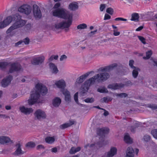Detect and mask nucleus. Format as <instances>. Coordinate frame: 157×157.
I'll return each instance as SVG.
<instances>
[{
  "mask_svg": "<svg viewBox=\"0 0 157 157\" xmlns=\"http://www.w3.org/2000/svg\"><path fill=\"white\" fill-rule=\"evenodd\" d=\"M117 66V64L114 63L100 68V70L101 73L97 74L86 80L81 86L80 89L81 95H83V94L87 92L90 86L94 84L96 81L99 82L105 81L109 78V74L105 72L109 71Z\"/></svg>",
  "mask_w": 157,
  "mask_h": 157,
  "instance_id": "1",
  "label": "nucleus"
},
{
  "mask_svg": "<svg viewBox=\"0 0 157 157\" xmlns=\"http://www.w3.org/2000/svg\"><path fill=\"white\" fill-rule=\"evenodd\" d=\"M52 15L56 17L65 19V21H63L60 23L55 24L52 27V29L56 31L59 29L68 28L69 26V15L68 12L65 9L63 8L53 10L52 11Z\"/></svg>",
  "mask_w": 157,
  "mask_h": 157,
  "instance_id": "2",
  "label": "nucleus"
},
{
  "mask_svg": "<svg viewBox=\"0 0 157 157\" xmlns=\"http://www.w3.org/2000/svg\"><path fill=\"white\" fill-rule=\"evenodd\" d=\"M48 92L47 87L42 84L38 83L35 86V90L32 92L30 97L28 100V104L32 105L35 103L39 102L40 94L43 95H45Z\"/></svg>",
  "mask_w": 157,
  "mask_h": 157,
  "instance_id": "3",
  "label": "nucleus"
},
{
  "mask_svg": "<svg viewBox=\"0 0 157 157\" xmlns=\"http://www.w3.org/2000/svg\"><path fill=\"white\" fill-rule=\"evenodd\" d=\"M14 17L16 21L7 29L6 32L7 34L10 33L14 29L22 27L26 23L25 21L23 20L21 18V16L18 14L14 15Z\"/></svg>",
  "mask_w": 157,
  "mask_h": 157,
  "instance_id": "4",
  "label": "nucleus"
},
{
  "mask_svg": "<svg viewBox=\"0 0 157 157\" xmlns=\"http://www.w3.org/2000/svg\"><path fill=\"white\" fill-rule=\"evenodd\" d=\"M55 84L58 88L62 89V92L65 96V100L66 101H69V92L67 89H64L66 86L65 81L61 79L56 81Z\"/></svg>",
  "mask_w": 157,
  "mask_h": 157,
  "instance_id": "5",
  "label": "nucleus"
},
{
  "mask_svg": "<svg viewBox=\"0 0 157 157\" xmlns=\"http://www.w3.org/2000/svg\"><path fill=\"white\" fill-rule=\"evenodd\" d=\"M32 7L28 4L23 5L18 9V10L19 12L27 15L30 14L32 13Z\"/></svg>",
  "mask_w": 157,
  "mask_h": 157,
  "instance_id": "6",
  "label": "nucleus"
},
{
  "mask_svg": "<svg viewBox=\"0 0 157 157\" xmlns=\"http://www.w3.org/2000/svg\"><path fill=\"white\" fill-rule=\"evenodd\" d=\"M14 15L12 16H10L7 17L2 22L0 25V28L2 29L9 25L13 20H14Z\"/></svg>",
  "mask_w": 157,
  "mask_h": 157,
  "instance_id": "7",
  "label": "nucleus"
},
{
  "mask_svg": "<svg viewBox=\"0 0 157 157\" xmlns=\"http://www.w3.org/2000/svg\"><path fill=\"white\" fill-rule=\"evenodd\" d=\"M34 115L35 118L39 120L44 119L46 117V115L45 112L40 109L36 110L35 112Z\"/></svg>",
  "mask_w": 157,
  "mask_h": 157,
  "instance_id": "8",
  "label": "nucleus"
},
{
  "mask_svg": "<svg viewBox=\"0 0 157 157\" xmlns=\"http://www.w3.org/2000/svg\"><path fill=\"white\" fill-rule=\"evenodd\" d=\"M33 12L34 17L36 18H40L42 16L41 11L39 6L36 4L33 6Z\"/></svg>",
  "mask_w": 157,
  "mask_h": 157,
  "instance_id": "9",
  "label": "nucleus"
},
{
  "mask_svg": "<svg viewBox=\"0 0 157 157\" xmlns=\"http://www.w3.org/2000/svg\"><path fill=\"white\" fill-rule=\"evenodd\" d=\"M91 72H88L85 74L82 75L80 76L79 78H77L76 79L75 85V86L78 87V86L80 84L83 82L84 80L86 79L91 73Z\"/></svg>",
  "mask_w": 157,
  "mask_h": 157,
  "instance_id": "10",
  "label": "nucleus"
},
{
  "mask_svg": "<svg viewBox=\"0 0 157 157\" xmlns=\"http://www.w3.org/2000/svg\"><path fill=\"white\" fill-rule=\"evenodd\" d=\"M105 145V143L104 141H101L96 144H92L90 145L89 144L86 145L85 146V148H91L93 147L97 149H98L100 147H103Z\"/></svg>",
  "mask_w": 157,
  "mask_h": 157,
  "instance_id": "11",
  "label": "nucleus"
},
{
  "mask_svg": "<svg viewBox=\"0 0 157 157\" xmlns=\"http://www.w3.org/2000/svg\"><path fill=\"white\" fill-rule=\"evenodd\" d=\"M44 60V57L43 56L34 57L32 60L31 63L34 65H39L42 63Z\"/></svg>",
  "mask_w": 157,
  "mask_h": 157,
  "instance_id": "12",
  "label": "nucleus"
},
{
  "mask_svg": "<svg viewBox=\"0 0 157 157\" xmlns=\"http://www.w3.org/2000/svg\"><path fill=\"white\" fill-rule=\"evenodd\" d=\"M10 68L9 71L10 73H12L15 71H19L21 69V66L18 63H12L10 64Z\"/></svg>",
  "mask_w": 157,
  "mask_h": 157,
  "instance_id": "13",
  "label": "nucleus"
},
{
  "mask_svg": "<svg viewBox=\"0 0 157 157\" xmlns=\"http://www.w3.org/2000/svg\"><path fill=\"white\" fill-rule=\"evenodd\" d=\"M19 109L21 113L25 115L29 114L33 111V109L32 108H26L24 106L20 107Z\"/></svg>",
  "mask_w": 157,
  "mask_h": 157,
  "instance_id": "14",
  "label": "nucleus"
},
{
  "mask_svg": "<svg viewBox=\"0 0 157 157\" xmlns=\"http://www.w3.org/2000/svg\"><path fill=\"white\" fill-rule=\"evenodd\" d=\"M22 144L20 142L17 143L16 145V150L14 152V154L18 155L23 154L24 152L21 149Z\"/></svg>",
  "mask_w": 157,
  "mask_h": 157,
  "instance_id": "15",
  "label": "nucleus"
},
{
  "mask_svg": "<svg viewBox=\"0 0 157 157\" xmlns=\"http://www.w3.org/2000/svg\"><path fill=\"white\" fill-rule=\"evenodd\" d=\"M12 79V77L10 75H9L3 79L2 82V86L4 87H5L7 86L10 83Z\"/></svg>",
  "mask_w": 157,
  "mask_h": 157,
  "instance_id": "16",
  "label": "nucleus"
},
{
  "mask_svg": "<svg viewBox=\"0 0 157 157\" xmlns=\"http://www.w3.org/2000/svg\"><path fill=\"white\" fill-rule=\"evenodd\" d=\"M117 149L114 147H112L110 151L107 153L106 157H113L117 153Z\"/></svg>",
  "mask_w": 157,
  "mask_h": 157,
  "instance_id": "17",
  "label": "nucleus"
},
{
  "mask_svg": "<svg viewBox=\"0 0 157 157\" xmlns=\"http://www.w3.org/2000/svg\"><path fill=\"white\" fill-rule=\"evenodd\" d=\"M13 143V141L8 137L2 136L0 137V143L2 144L12 143Z\"/></svg>",
  "mask_w": 157,
  "mask_h": 157,
  "instance_id": "18",
  "label": "nucleus"
},
{
  "mask_svg": "<svg viewBox=\"0 0 157 157\" xmlns=\"http://www.w3.org/2000/svg\"><path fill=\"white\" fill-rule=\"evenodd\" d=\"M123 85L122 84H118L117 83H113L110 84L108 86V88L112 90H115L119 89L123 87Z\"/></svg>",
  "mask_w": 157,
  "mask_h": 157,
  "instance_id": "19",
  "label": "nucleus"
},
{
  "mask_svg": "<svg viewBox=\"0 0 157 157\" xmlns=\"http://www.w3.org/2000/svg\"><path fill=\"white\" fill-rule=\"evenodd\" d=\"M134 151L132 147H128L126 151V155L125 157H133Z\"/></svg>",
  "mask_w": 157,
  "mask_h": 157,
  "instance_id": "20",
  "label": "nucleus"
},
{
  "mask_svg": "<svg viewBox=\"0 0 157 157\" xmlns=\"http://www.w3.org/2000/svg\"><path fill=\"white\" fill-rule=\"evenodd\" d=\"M61 103V100L60 98L56 97L54 98L52 101V104L55 107H58Z\"/></svg>",
  "mask_w": 157,
  "mask_h": 157,
  "instance_id": "21",
  "label": "nucleus"
},
{
  "mask_svg": "<svg viewBox=\"0 0 157 157\" xmlns=\"http://www.w3.org/2000/svg\"><path fill=\"white\" fill-rule=\"evenodd\" d=\"M78 7V3L73 2L69 4V10L75 11L77 10Z\"/></svg>",
  "mask_w": 157,
  "mask_h": 157,
  "instance_id": "22",
  "label": "nucleus"
},
{
  "mask_svg": "<svg viewBox=\"0 0 157 157\" xmlns=\"http://www.w3.org/2000/svg\"><path fill=\"white\" fill-rule=\"evenodd\" d=\"M49 67L52 73L56 74L58 71L57 66L53 63H51L49 64Z\"/></svg>",
  "mask_w": 157,
  "mask_h": 157,
  "instance_id": "23",
  "label": "nucleus"
},
{
  "mask_svg": "<svg viewBox=\"0 0 157 157\" xmlns=\"http://www.w3.org/2000/svg\"><path fill=\"white\" fill-rule=\"evenodd\" d=\"M124 141L128 144H132L133 142L132 139L130 137L129 135L128 134H125L124 136Z\"/></svg>",
  "mask_w": 157,
  "mask_h": 157,
  "instance_id": "24",
  "label": "nucleus"
},
{
  "mask_svg": "<svg viewBox=\"0 0 157 157\" xmlns=\"http://www.w3.org/2000/svg\"><path fill=\"white\" fill-rule=\"evenodd\" d=\"M81 149V148L79 147H73L71 148L69 152L71 154H75L79 151Z\"/></svg>",
  "mask_w": 157,
  "mask_h": 157,
  "instance_id": "25",
  "label": "nucleus"
},
{
  "mask_svg": "<svg viewBox=\"0 0 157 157\" xmlns=\"http://www.w3.org/2000/svg\"><path fill=\"white\" fill-rule=\"evenodd\" d=\"M98 134L102 135L107 133L109 132V129L107 128H102L98 130Z\"/></svg>",
  "mask_w": 157,
  "mask_h": 157,
  "instance_id": "26",
  "label": "nucleus"
},
{
  "mask_svg": "<svg viewBox=\"0 0 157 157\" xmlns=\"http://www.w3.org/2000/svg\"><path fill=\"white\" fill-rule=\"evenodd\" d=\"M45 142L49 144H52L55 141V138L53 137H47L45 139Z\"/></svg>",
  "mask_w": 157,
  "mask_h": 157,
  "instance_id": "27",
  "label": "nucleus"
},
{
  "mask_svg": "<svg viewBox=\"0 0 157 157\" xmlns=\"http://www.w3.org/2000/svg\"><path fill=\"white\" fill-rule=\"evenodd\" d=\"M132 17L131 19V21H137L138 20L139 16L138 13H134L132 14Z\"/></svg>",
  "mask_w": 157,
  "mask_h": 157,
  "instance_id": "28",
  "label": "nucleus"
},
{
  "mask_svg": "<svg viewBox=\"0 0 157 157\" xmlns=\"http://www.w3.org/2000/svg\"><path fill=\"white\" fill-rule=\"evenodd\" d=\"M133 70L132 71V75L134 78H136L138 74V71H140V69L137 67H135L132 68Z\"/></svg>",
  "mask_w": 157,
  "mask_h": 157,
  "instance_id": "29",
  "label": "nucleus"
},
{
  "mask_svg": "<svg viewBox=\"0 0 157 157\" xmlns=\"http://www.w3.org/2000/svg\"><path fill=\"white\" fill-rule=\"evenodd\" d=\"M112 98L109 97H107L102 98L100 100L101 102L108 103L109 101H111Z\"/></svg>",
  "mask_w": 157,
  "mask_h": 157,
  "instance_id": "30",
  "label": "nucleus"
},
{
  "mask_svg": "<svg viewBox=\"0 0 157 157\" xmlns=\"http://www.w3.org/2000/svg\"><path fill=\"white\" fill-rule=\"evenodd\" d=\"M97 91L101 93H108V92L107 90L104 87H100L97 89Z\"/></svg>",
  "mask_w": 157,
  "mask_h": 157,
  "instance_id": "31",
  "label": "nucleus"
},
{
  "mask_svg": "<svg viewBox=\"0 0 157 157\" xmlns=\"http://www.w3.org/2000/svg\"><path fill=\"white\" fill-rule=\"evenodd\" d=\"M152 54V51L151 50H149L146 52V56L143 57L144 59H149Z\"/></svg>",
  "mask_w": 157,
  "mask_h": 157,
  "instance_id": "32",
  "label": "nucleus"
},
{
  "mask_svg": "<svg viewBox=\"0 0 157 157\" xmlns=\"http://www.w3.org/2000/svg\"><path fill=\"white\" fill-rule=\"evenodd\" d=\"M87 25L85 23H82L78 25L77 26V29H83L87 28Z\"/></svg>",
  "mask_w": 157,
  "mask_h": 157,
  "instance_id": "33",
  "label": "nucleus"
},
{
  "mask_svg": "<svg viewBox=\"0 0 157 157\" xmlns=\"http://www.w3.org/2000/svg\"><path fill=\"white\" fill-rule=\"evenodd\" d=\"M9 63L7 62H0V69H2L5 68Z\"/></svg>",
  "mask_w": 157,
  "mask_h": 157,
  "instance_id": "34",
  "label": "nucleus"
},
{
  "mask_svg": "<svg viewBox=\"0 0 157 157\" xmlns=\"http://www.w3.org/2000/svg\"><path fill=\"white\" fill-rule=\"evenodd\" d=\"M35 146V143L33 142H28L26 144V147L30 148L34 147Z\"/></svg>",
  "mask_w": 157,
  "mask_h": 157,
  "instance_id": "35",
  "label": "nucleus"
},
{
  "mask_svg": "<svg viewBox=\"0 0 157 157\" xmlns=\"http://www.w3.org/2000/svg\"><path fill=\"white\" fill-rule=\"evenodd\" d=\"M149 63L151 65L157 67V60L155 59L150 60Z\"/></svg>",
  "mask_w": 157,
  "mask_h": 157,
  "instance_id": "36",
  "label": "nucleus"
},
{
  "mask_svg": "<svg viewBox=\"0 0 157 157\" xmlns=\"http://www.w3.org/2000/svg\"><path fill=\"white\" fill-rule=\"evenodd\" d=\"M137 37L142 43L144 44H146V40L145 38L143 36H138Z\"/></svg>",
  "mask_w": 157,
  "mask_h": 157,
  "instance_id": "37",
  "label": "nucleus"
},
{
  "mask_svg": "<svg viewBox=\"0 0 157 157\" xmlns=\"http://www.w3.org/2000/svg\"><path fill=\"white\" fill-rule=\"evenodd\" d=\"M151 133L153 136L157 139V129H154L152 130L151 132Z\"/></svg>",
  "mask_w": 157,
  "mask_h": 157,
  "instance_id": "38",
  "label": "nucleus"
},
{
  "mask_svg": "<svg viewBox=\"0 0 157 157\" xmlns=\"http://www.w3.org/2000/svg\"><path fill=\"white\" fill-rule=\"evenodd\" d=\"M84 101L86 103H92L94 101V99L93 98H88L85 99Z\"/></svg>",
  "mask_w": 157,
  "mask_h": 157,
  "instance_id": "39",
  "label": "nucleus"
},
{
  "mask_svg": "<svg viewBox=\"0 0 157 157\" xmlns=\"http://www.w3.org/2000/svg\"><path fill=\"white\" fill-rule=\"evenodd\" d=\"M106 12L112 15L113 13V10L111 8H108L106 9Z\"/></svg>",
  "mask_w": 157,
  "mask_h": 157,
  "instance_id": "40",
  "label": "nucleus"
},
{
  "mask_svg": "<svg viewBox=\"0 0 157 157\" xmlns=\"http://www.w3.org/2000/svg\"><path fill=\"white\" fill-rule=\"evenodd\" d=\"M58 58V55H52L51 56L49 59V61H52L53 59L57 60Z\"/></svg>",
  "mask_w": 157,
  "mask_h": 157,
  "instance_id": "41",
  "label": "nucleus"
},
{
  "mask_svg": "<svg viewBox=\"0 0 157 157\" xmlns=\"http://www.w3.org/2000/svg\"><path fill=\"white\" fill-rule=\"evenodd\" d=\"M69 126V124L68 123H65L60 126V128L61 129H64Z\"/></svg>",
  "mask_w": 157,
  "mask_h": 157,
  "instance_id": "42",
  "label": "nucleus"
},
{
  "mask_svg": "<svg viewBox=\"0 0 157 157\" xmlns=\"http://www.w3.org/2000/svg\"><path fill=\"white\" fill-rule=\"evenodd\" d=\"M150 137L149 136L146 135L144 136V140L145 142H148L150 140Z\"/></svg>",
  "mask_w": 157,
  "mask_h": 157,
  "instance_id": "43",
  "label": "nucleus"
},
{
  "mask_svg": "<svg viewBox=\"0 0 157 157\" xmlns=\"http://www.w3.org/2000/svg\"><path fill=\"white\" fill-rule=\"evenodd\" d=\"M134 63V61L132 60H131L129 61V66L132 68H134L136 67L134 66L133 65Z\"/></svg>",
  "mask_w": 157,
  "mask_h": 157,
  "instance_id": "44",
  "label": "nucleus"
},
{
  "mask_svg": "<svg viewBox=\"0 0 157 157\" xmlns=\"http://www.w3.org/2000/svg\"><path fill=\"white\" fill-rule=\"evenodd\" d=\"M113 34L115 36H119L120 34V32L117 31V29H114L113 31Z\"/></svg>",
  "mask_w": 157,
  "mask_h": 157,
  "instance_id": "45",
  "label": "nucleus"
},
{
  "mask_svg": "<svg viewBox=\"0 0 157 157\" xmlns=\"http://www.w3.org/2000/svg\"><path fill=\"white\" fill-rule=\"evenodd\" d=\"M106 5L104 4H101L100 6V9L101 11H102L105 8Z\"/></svg>",
  "mask_w": 157,
  "mask_h": 157,
  "instance_id": "46",
  "label": "nucleus"
},
{
  "mask_svg": "<svg viewBox=\"0 0 157 157\" xmlns=\"http://www.w3.org/2000/svg\"><path fill=\"white\" fill-rule=\"evenodd\" d=\"M78 93H76L74 95V99H75V101H76V102L77 104H79V103H78Z\"/></svg>",
  "mask_w": 157,
  "mask_h": 157,
  "instance_id": "47",
  "label": "nucleus"
},
{
  "mask_svg": "<svg viewBox=\"0 0 157 157\" xmlns=\"http://www.w3.org/2000/svg\"><path fill=\"white\" fill-rule=\"evenodd\" d=\"M116 95L121 97H125L127 96V94L125 93H121L120 94H117Z\"/></svg>",
  "mask_w": 157,
  "mask_h": 157,
  "instance_id": "48",
  "label": "nucleus"
},
{
  "mask_svg": "<svg viewBox=\"0 0 157 157\" xmlns=\"http://www.w3.org/2000/svg\"><path fill=\"white\" fill-rule=\"evenodd\" d=\"M111 17L110 16L107 14H105V17L104 18V20H107L109 19Z\"/></svg>",
  "mask_w": 157,
  "mask_h": 157,
  "instance_id": "49",
  "label": "nucleus"
},
{
  "mask_svg": "<svg viewBox=\"0 0 157 157\" xmlns=\"http://www.w3.org/2000/svg\"><path fill=\"white\" fill-rule=\"evenodd\" d=\"M76 123V122L74 120H71L69 121V126L72 125Z\"/></svg>",
  "mask_w": 157,
  "mask_h": 157,
  "instance_id": "50",
  "label": "nucleus"
},
{
  "mask_svg": "<svg viewBox=\"0 0 157 157\" xmlns=\"http://www.w3.org/2000/svg\"><path fill=\"white\" fill-rule=\"evenodd\" d=\"M29 38H25L24 41H23V42L25 44H28L29 43Z\"/></svg>",
  "mask_w": 157,
  "mask_h": 157,
  "instance_id": "51",
  "label": "nucleus"
},
{
  "mask_svg": "<svg viewBox=\"0 0 157 157\" xmlns=\"http://www.w3.org/2000/svg\"><path fill=\"white\" fill-rule=\"evenodd\" d=\"M51 151L52 152L56 153L57 152V148L56 147L53 148L51 149Z\"/></svg>",
  "mask_w": 157,
  "mask_h": 157,
  "instance_id": "52",
  "label": "nucleus"
},
{
  "mask_svg": "<svg viewBox=\"0 0 157 157\" xmlns=\"http://www.w3.org/2000/svg\"><path fill=\"white\" fill-rule=\"evenodd\" d=\"M67 58V56H66L65 55H63L61 56L60 58V60L63 61L66 59Z\"/></svg>",
  "mask_w": 157,
  "mask_h": 157,
  "instance_id": "53",
  "label": "nucleus"
},
{
  "mask_svg": "<svg viewBox=\"0 0 157 157\" xmlns=\"http://www.w3.org/2000/svg\"><path fill=\"white\" fill-rule=\"evenodd\" d=\"M60 6V4L59 3H56L55 5H54L53 8L54 9H56L58 8V7H59Z\"/></svg>",
  "mask_w": 157,
  "mask_h": 157,
  "instance_id": "54",
  "label": "nucleus"
},
{
  "mask_svg": "<svg viewBox=\"0 0 157 157\" xmlns=\"http://www.w3.org/2000/svg\"><path fill=\"white\" fill-rule=\"evenodd\" d=\"M136 128L135 127H132L130 128V130L132 132L134 133L136 131Z\"/></svg>",
  "mask_w": 157,
  "mask_h": 157,
  "instance_id": "55",
  "label": "nucleus"
},
{
  "mask_svg": "<svg viewBox=\"0 0 157 157\" xmlns=\"http://www.w3.org/2000/svg\"><path fill=\"white\" fill-rule=\"evenodd\" d=\"M0 117H2L4 118H7L9 117L5 114H0Z\"/></svg>",
  "mask_w": 157,
  "mask_h": 157,
  "instance_id": "56",
  "label": "nucleus"
},
{
  "mask_svg": "<svg viewBox=\"0 0 157 157\" xmlns=\"http://www.w3.org/2000/svg\"><path fill=\"white\" fill-rule=\"evenodd\" d=\"M72 15H69V25L72 24Z\"/></svg>",
  "mask_w": 157,
  "mask_h": 157,
  "instance_id": "57",
  "label": "nucleus"
},
{
  "mask_svg": "<svg viewBox=\"0 0 157 157\" xmlns=\"http://www.w3.org/2000/svg\"><path fill=\"white\" fill-rule=\"evenodd\" d=\"M143 28V27L142 26H140L138 28L136 29V31H139L142 30Z\"/></svg>",
  "mask_w": 157,
  "mask_h": 157,
  "instance_id": "58",
  "label": "nucleus"
},
{
  "mask_svg": "<svg viewBox=\"0 0 157 157\" xmlns=\"http://www.w3.org/2000/svg\"><path fill=\"white\" fill-rule=\"evenodd\" d=\"M44 147L42 145H39L37 147V149H39L40 148H43Z\"/></svg>",
  "mask_w": 157,
  "mask_h": 157,
  "instance_id": "59",
  "label": "nucleus"
},
{
  "mask_svg": "<svg viewBox=\"0 0 157 157\" xmlns=\"http://www.w3.org/2000/svg\"><path fill=\"white\" fill-rule=\"evenodd\" d=\"M23 43V42L22 41H19L18 42L16 43L15 45L16 46H18L20 44H21Z\"/></svg>",
  "mask_w": 157,
  "mask_h": 157,
  "instance_id": "60",
  "label": "nucleus"
},
{
  "mask_svg": "<svg viewBox=\"0 0 157 157\" xmlns=\"http://www.w3.org/2000/svg\"><path fill=\"white\" fill-rule=\"evenodd\" d=\"M5 108L6 110H10L11 109V106L9 105H7L5 107Z\"/></svg>",
  "mask_w": 157,
  "mask_h": 157,
  "instance_id": "61",
  "label": "nucleus"
},
{
  "mask_svg": "<svg viewBox=\"0 0 157 157\" xmlns=\"http://www.w3.org/2000/svg\"><path fill=\"white\" fill-rule=\"evenodd\" d=\"M108 114V112L107 111H105L103 114L105 116H107Z\"/></svg>",
  "mask_w": 157,
  "mask_h": 157,
  "instance_id": "62",
  "label": "nucleus"
},
{
  "mask_svg": "<svg viewBox=\"0 0 157 157\" xmlns=\"http://www.w3.org/2000/svg\"><path fill=\"white\" fill-rule=\"evenodd\" d=\"M135 152L136 153V154L137 155L138 153V152H139V149H137V148L135 149Z\"/></svg>",
  "mask_w": 157,
  "mask_h": 157,
  "instance_id": "63",
  "label": "nucleus"
},
{
  "mask_svg": "<svg viewBox=\"0 0 157 157\" xmlns=\"http://www.w3.org/2000/svg\"><path fill=\"white\" fill-rule=\"evenodd\" d=\"M116 21H121V17H118L115 19Z\"/></svg>",
  "mask_w": 157,
  "mask_h": 157,
  "instance_id": "64",
  "label": "nucleus"
}]
</instances>
